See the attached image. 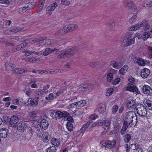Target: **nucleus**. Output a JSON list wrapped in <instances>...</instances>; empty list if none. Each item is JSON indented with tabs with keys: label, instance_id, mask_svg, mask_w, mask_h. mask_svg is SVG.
Wrapping results in <instances>:
<instances>
[{
	"label": "nucleus",
	"instance_id": "29",
	"mask_svg": "<svg viewBox=\"0 0 152 152\" xmlns=\"http://www.w3.org/2000/svg\"><path fill=\"white\" fill-rule=\"evenodd\" d=\"M134 40V38L125 39V45L128 46L133 44L135 42Z\"/></svg>",
	"mask_w": 152,
	"mask_h": 152
},
{
	"label": "nucleus",
	"instance_id": "34",
	"mask_svg": "<svg viewBox=\"0 0 152 152\" xmlns=\"http://www.w3.org/2000/svg\"><path fill=\"white\" fill-rule=\"evenodd\" d=\"M24 48L23 45L22 44H20L17 45L15 47L12 49V52H15L18 51L21 48Z\"/></svg>",
	"mask_w": 152,
	"mask_h": 152
},
{
	"label": "nucleus",
	"instance_id": "38",
	"mask_svg": "<svg viewBox=\"0 0 152 152\" xmlns=\"http://www.w3.org/2000/svg\"><path fill=\"white\" fill-rule=\"evenodd\" d=\"M56 98V96H55L54 94L50 93L48 96L45 97V99L48 100H50Z\"/></svg>",
	"mask_w": 152,
	"mask_h": 152
},
{
	"label": "nucleus",
	"instance_id": "35",
	"mask_svg": "<svg viewBox=\"0 0 152 152\" xmlns=\"http://www.w3.org/2000/svg\"><path fill=\"white\" fill-rule=\"evenodd\" d=\"M36 115V113L35 111L29 112L28 113L27 117L31 119H35Z\"/></svg>",
	"mask_w": 152,
	"mask_h": 152
},
{
	"label": "nucleus",
	"instance_id": "51",
	"mask_svg": "<svg viewBox=\"0 0 152 152\" xmlns=\"http://www.w3.org/2000/svg\"><path fill=\"white\" fill-rule=\"evenodd\" d=\"M21 30V29L20 27H15L12 30H9V31H10L14 33H16Z\"/></svg>",
	"mask_w": 152,
	"mask_h": 152
},
{
	"label": "nucleus",
	"instance_id": "54",
	"mask_svg": "<svg viewBox=\"0 0 152 152\" xmlns=\"http://www.w3.org/2000/svg\"><path fill=\"white\" fill-rule=\"evenodd\" d=\"M137 18V16L136 15H133L132 17L130 18L129 20L128 21L129 22L131 23H132L135 22L136 19Z\"/></svg>",
	"mask_w": 152,
	"mask_h": 152
},
{
	"label": "nucleus",
	"instance_id": "9",
	"mask_svg": "<svg viewBox=\"0 0 152 152\" xmlns=\"http://www.w3.org/2000/svg\"><path fill=\"white\" fill-rule=\"evenodd\" d=\"M124 6L129 9H136L137 7L131 0H126L124 2Z\"/></svg>",
	"mask_w": 152,
	"mask_h": 152
},
{
	"label": "nucleus",
	"instance_id": "26",
	"mask_svg": "<svg viewBox=\"0 0 152 152\" xmlns=\"http://www.w3.org/2000/svg\"><path fill=\"white\" fill-rule=\"evenodd\" d=\"M78 50L77 47H75L72 48L67 50L66 51L68 53V56L72 54L73 53H76Z\"/></svg>",
	"mask_w": 152,
	"mask_h": 152
},
{
	"label": "nucleus",
	"instance_id": "42",
	"mask_svg": "<svg viewBox=\"0 0 152 152\" xmlns=\"http://www.w3.org/2000/svg\"><path fill=\"white\" fill-rule=\"evenodd\" d=\"M65 33V31L63 29L58 30L56 31L55 34L56 36H60L64 34Z\"/></svg>",
	"mask_w": 152,
	"mask_h": 152
},
{
	"label": "nucleus",
	"instance_id": "30",
	"mask_svg": "<svg viewBox=\"0 0 152 152\" xmlns=\"http://www.w3.org/2000/svg\"><path fill=\"white\" fill-rule=\"evenodd\" d=\"M51 143L53 145L58 146L60 144V142L55 138H52L51 140Z\"/></svg>",
	"mask_w": 152,
	"mask_h": 152
},
{
	"label": "nucleus",
	"instance_id": "36",
	"mask_svg": "<svg viewBox=\"0 0 152 152\" xmlns=\"http://www.w3.org/2000/svg\"><path fill=\"white\" fill-rule=\"evenodd\" d=\"M39 60V59L36 58H29L26 59L25 60L26 62H30L32 63H36L38 60Z\"/></svg>",
	"mask_w": 152,
	"mask_h": 152
},
{
	"label": "nucleus",
	"instance_id": "7",
	"mask_svg": "<svg viewBox=\"0 0 152 152\" xmlns=\"http://www.w3.org/2000/svg\"><path fill=\"white\" fill-rule=\"evenodd\" d=\"M126 90L135 94L138 93V89L133 84L129 83L126 87Z\"/></svg>",
	"mask_w": 152,
	"mask_h": 152
},
{
	"label": "nucleus",
	"instance_id": "59",
	"mask_svg": "<svg viewBox=\"0 0 152 152\" xmlns=\"http://www.w3.org/2000/svg\"><path fill=\"white\" fill-rule=\"evenodd\" d=\"M53 70H41V73H54Z\"/></svg>",
	"mask_w": 152,
	"mask_h": 152
},
{
	"label": "nucleus",
	"instance_id": "44",
	"mask_svg": "<svg viewBox=\"0 0 152 152\" xmlns=\"http://www.w3.org/2000/svg\"><path fill=\"white\" fill-rule=\"evenodd\" d=\"M132 145H134L135 147V148L133 149L134 152H143L140 146L138 145L136 146L135 144H133Z\"/></svg>",
	"mask_w": 152,
	"mask_h": 152
},
{
	"label": "nucleus",
	"instance_id": "50",
	"mask_svg": "<svg viewBox=\"0 0 152 152\" xmlns=\"http://www.w3.org/2000/svg\"><path fill=\"white\" fill-rule=\"evenodd\" d=\"M118 109V105H114L112 108V113L115 114Z\"/></svg>",
	"mask_w": 152,
	"mask_h": 152
},
{
	"label": "nucleus",
	"instance_id": "3",
	"mask_svg": "<svg viewBox=\"0 0 152 152\" xmlns=\"http://www.w3.org/2000/svg\"><path fill=\"white\" fill-rule=\"evenodd\" d=\"M136 110L138 114L141 117L145 116L146 115L147 111L145 107L142 104H137Z\"/></svg>",
	"mask_w": 152,
	"mask_h": 152
},
{
	"label": "nucleus",
	"instance_id": "2",
	"mask_svg": "<svg viewBox=\"0 0 152 152\" xmlns=\"http://www.w3.org/2000/svg\"><path fill=\"white\" fill-rule=\"evenodd\" d=\"M141 27L144 28L145 31H147L149 29L150 25L148 22L146 20L143 21L140 24H137L131 26L130 29L132 31H135L138 30Z\"/></svg>",
	"mask_w": 152,
	"mask_h": 152
},
{
	"label": "nucleus",
	"instance_id": "18",
	"mask_svg": "<svg viewBox=\"0 0 152 152\" xmlns=\"http://www.w3.org/2000/svg\"><path fill=\"white\" fill-rule=\"evenodd\" d=\"M40 123V126L44 130L46 129L48 126L49 124L47 121L45 119H43L41 121Z\"/></svg>",
	"mask_w": 152,
	"mask_h": 152
},
{
	"label": "nucleus",
	"instance_id": "32",
	"mask_svg": "<svg viewBox=\"0 0 152 152\" xmlns=\"http://www.w3.org/2000/svg\"><path fill=\"white\" fill-rule=\"evenodd\" d=\"M137 62L139 65L141 66H144L146 64L145 60L140 58L137 59Z\"/></svg>",
	"mask_w": 152,
	"mask_h": 152
},
{
	"label": "nucleus",
	"instance_id": "4",
	"mask_svg": "<svg viewBox=\"0 0 152 152\" xmlns=\"http://www.w3.org/2000/svg\"><path fill=\"white\" fill-rule=\"evenodd\" d=\"M115 140H113L112 141L108 140L106 141H102L100 143V145L102 148L105 147L109 149H111L113 148L116 143Z\"/></svg>",
	"mask_w": 152,
	"mask_h": 152
},
{
	"label": "nucleus",
	"instance_id": "16",
	"mask_svg": "<svg viewBox=\"0 0 152 152\" xmlns=\"http://www.w3.org/2000/svg\"><path fill=\"white\" fill-rule=\"evenodd\" d=\"M150 73L149 69L147 68H144L141 71V76L143 78H146L148 77Z\"/></svg>",
	"mask_w": 152,
	"mask_h": 152
},
{
	"label": "nucleus",
	"instance_id": "24",
	"mask_svg": "<svg viewBox=\"0 0 152 152\" xmlns=\"http://www.w3.org/2000/svg\"><path fill=\"white\" fill-rule=\"evenodd\" d=\"M111 64L114 68L117 69H119L123 65L121 62L118 63L115 61H112Z\"/></svg>",
	"mask_w": 152,
	"mask_h": 152
},
{
	"label": "nucleus",
	"instance_id": "13",
	"mask_svg": "<svg viewBox=\"0 0 152 152\" xmlns=\"http://www.w3.org/2000/svg\"><path fill=\"white\" fill-rule=\"evenodd\" d=\"M62 112L60 111L56 112H53L50 114L51 116L53 119H59L62 118Z\"/></svg>",
	"mask_w": 152,
	"mask_h": 152
},
{
	"label": "nucleus",
	"instance_id": "43",
	"mask_svg": "<svg viewBox=\"0 0 152 152\" xmlns=\"http://www.w3.org/2000/svg\"><path fill=\"white\" fill-rule=\"evenodd\" d=\"M78 107L79 106H84L86 103V101L85 100H80L76 102Z\"/></svg>",
	"mask_w": 152,
	"mask_h": 152
},
{
	"label": "nucleus",
	"instance_id": "62",
	"mask_svg": "<svg viewBox=\"0 0 152 152\" xmlns=\"http://www.w3.org/2000/svg\"><path fill=\"white\" fill-rule=\"evenodd\" d=\"M98 117V116L95 114H93L90 115L89 118L91 119L90 120H95Z\"/></svg>",
	"mask_w": 152,
	"mask_h": 152
},
{
	"label": "nucleus",
	"instance_id": "39",
	"mask_svg": "<svg viewBox=\"0 0 152 152\" xmlns=\"http://www.w3.org/2000/svg\"><path fill=\"white\" fill-rule=\"evenodd\" d=\"M131 38H134V36L133 33V32H127L126 33V35L125 39H129Z\"/></svg>",
	"mask_w": 152,
	"mask_h": 152
},
{
	"label": "nucleus",
	"instance_id": "41",
	"mask_svg": "<svg viewBox=\"0 0 152 152\" xmlns=\"http://www.w3.org/2000/svg\"><path fill=\"white\" fill-rule=\"evenodd\" d=\"M113 73L109 72L107 73V79L108 82H111L113 80Z\"/></svg>",
	"mask_w": 152,
	"mask_h": 152
},
{
	"label": "nucleus",
	"instance_id": "15",
	"mask_svg": "<svg viewBox=\"0 0 152 152\" xmlns=\"http://www.w3.org/2000/svg\"><path fill=\"white\" fill-rule=\"evenodd\" d=\"M30 72L25 68H17L16 66L12 72V73L16 74H20L24 72Z\"/></svg>",
	"mask_w": 152,
	"mask_h": 152
},
{
	"label": "nucleus",
	"instance_id": "45",
	"mask_svg": "<svg viewBox=\"0 0 152 152\" xmlns=\"http://www.w3.org/2000/svg\"><path fill=\"white\" fill-rule=\"evenodd\" d=\"M66 126L67 129L69 131H72L73 129V125L70 122H67Z\"/></svg>",
	"mask_w": 152,
	"mask_h": 152
},
{
	"label": "nucleus",
	"instance_id": "63",
	"mask_svg": "<svg viewBox=\"0 0 152 152\" xmlns=\"http://www.w3.org/2000/svg\"><path fill=\"white\" fill-rule=\"evenodd\" d=\"M66 70L65 69L64 70L62 69H56L53 70L54 73H62L64 72H65Z\"/></svg>",
	"mask_w": 152,
	"mask_h": 152
},
{
	"label": "nucleus",
	"instance_id": "47",
	"mask_svg": "<svg viewBox=\"0 0 152 152\" xmlns=\"http://www.w3.org/2000/svg\"><path fill=\"white\" fill-rule=\"evenodd\" d=\"M34 5L31 3H30L26 4L24 6V7L26 10V11L30 10L33 8Z\"/></svg>",
	"mask_w": 152,
	"mask_h": 152
},
{
	"label": "nucleus",
	"instance_id": "37",
	"mask_svg": "<svg viewBox=\"0 0 152 152\" xmlns=\"http://www.w3.org/2000/svg\"><path fill=\"white\" fill-rule=\"evenodd\" d=\"M67 56H68V53L66 51H65L58 55L57 56V58L58 59H62Z\"/></svg>",
	"mask_w": 152,
	"mask_h": 152
},
{
	"label": "nucleus",
	"instance_id": "52",
	"mask_svg": "<svg viewBox=\"0 0 152 152\" xmlns=\"http://www.w3.org/2000/svg\"><path fill=\"white\" fill-rule=\"evenodd\" d=\"M77 107H78L77 106V103L76 102L72 103L68 105V106H67V108L69 109Z\"/></svg>",
	"mask_w": 152,
	"mask_h": 152
},
{
	"label": "nucleus",
	"instance_id": "5",
	"mask_svg": "<svg viewBox=\"0 0 152 152\" xmlns=\"http://www.w3.org/2000/svg\"><path fill=\"white\" fill-rule=\"evenodd\" d=\"M39 97H36L33 98H30L27 101L28 104L27 106L35 107L38 104V102L39 101Z\"/></svg>",
	"mask_w": 152,
	"mask_h": 152
},
{
	"label": "nucleus",
	"instance_id": "40",
	"mask_svg": "<svg viewBox=\"0 0 152 152\" xmlns=\"http://www.w3.org/2000/svg\"><path fill=\"white\" fill-rule=\"evenodd\" d=\"M130 127L129 126H128L126 124L124 123L123 127L121 131V134L122 135L124 134L127 128Z\"/></svg>",
	"mask_w": 152,
	"mask_h": 152
},
{
	"label": "nucleus",
	"instance_id": "27",
	"mask_svg": "<svg viewBox=\"0 0 152 152\" xmlns=\"http://www.w3.org/2000/svg\"><path fill=\"white\" fill-rule=\"evenodd\" d=\"M92 121L91 120H89L88 121L83 125L80 129V131L82 132H85L86 129L88 127L91 125V123Z\"/></svg>",
	"mask_w": 152,
	"mask_h": 152
},
{
	"label": "nucleus",
	"instance_id": "25",
	"mask_svg": "<svg viewBox=\"0 0 152 152\" xmlns=\"http://www.w3.org/2000/svg\"><path fill=\"white\" fill-rule=\"evenodd\" d=\"M127 106L128 107H130L131 110H134L137 109V104H135L134 101L132 100L128 103Z\"/></svg>",
	"mask_w": 152,
	"mask_h": 152
},
{
	"label": "nucleus",
	"instance_id": "6",
	"mask_svg": "<svg viewBox=\"0 0 152 152\" xmlns=\"http://www.w3.org/2000/svg\"><path fill=\"white\" fill-rule=\"evenodd\" d=\"M19 118L17 115L12 116L10 118V123L11 126L15 127L19 121Z\"/></svg>",
	"mask_w": 152,
	"mask_h": 152
},
{
	"label": "nucleus",
	"instance_id": "46",
	"mask_svg": "<svg viewBox=\"0 0 152 152\" xmlns=\"http://www.w3.org/2000/svg\"><path fill=\"white\" fill-rule=\"evenodd\" d=\"M131 139V135L129 134H127L124 136V140L125 143H127L129 142Z\"/></svg>",
	"mask_w": 152,
	"mask_h": 152
},
{
	"label": "nucleus",
	"instance_id": "19",
	"mask_svg": "<svg viewBox=\"0 0 152 152\" xmlns=\"http://www.w3.org/2000/svg\"><path fill=\"white\" fill-rule=\"evenodd\" d=\"M47 37H40L38 38H34L30 39V42L31 43H36L40 41L46 40Z\"/></svg>",
	"mask_w": 152,
	"mask_h": 152
},
{
	"label": "nucleus",
	"instance_id": "21",
	"mask_svg": "<svg viewBox=\"0 0 152 152\" xmlns=\"http://www.w3.org/2000/svg\"><path fill=\"white\" fill-rule=\"evenodd\" d=\"M8 130L5 128H2L0 130V137L5 138L7 136Z\"/></svg>",
	"mask_w": 152,
	"mask_h": 152
},
{
	"label": "nucleus",
	"instance_id": "48",
	"mask_svg": "<svg viewBox=\"0 0 152 152\" xmlns=\"http://www.w3.org/2000/svg\"><path fill=\"white\" fill-rule=\"evenodd\" d=\"M56 149L54 146H52L49 147L47 149V152H56Z\"/></svg>",
	"mask_w": 152,
	"mask_h": 152
},
{
	"label": "nucleus",
	"instance_id": "20",
	"mask_svg": "<svg viewBox=\"0 0 152 152\" xmlns=\"http://www.w3.org/2000/svg\"><path fill=\"white\" fill-rule=\"evenodd\" d=\"M58 50V49L56 48H47L45 49L43 53H42V54L44 56H47L53 52Z\"/></svg>",
	"mask_w": 152,
	"mask_h": 152
},
{
	"label": "nucleus",
	"instance_id": "31",
	"mask_svg": "<svg viewBox=\"0 0 152 152\" xmlns=\"http://www.w3.org/2000/svg\"><path fill=\"white\" fill-rule=\"evenodd\" d=\"M147 31L144 32L142 34V39L144 41L146 40L149 37L151 34L149 32H147Z\"/></svg>",
	"mask_w": 152,
	"mask_h": 152
},
{
	"label": "nucleus",
	"instance_id": "58",
	"mask_svg": "<svg viewBox=\"0 0 152 152\" xmlns=\"http://www.w3.org/2000/svg\"><path fill=\"white\" fill-rule=\"evenodd\" d=\"M70 2L68 0H61V3L62 4L68 5L70 4Z\"/></svg>",
	"mask_w": 152,
	"mask_h": 152
},
{
	"label": "nucleus",
	"instance_id": "55",
	"mask_svg": "<svg viewBox=\"0 0 152 152\" xmlns=\"http://www.w3.org/2000/svg\"><path fill=\"white\" fill-rule=\"evenodd\" d=\"M70 25L71 29V31L77 29L78 28V25L76 24H70Z\"/></svg>",
	"mask_w": 152,
	"mask_h": 152
},
{
	"label": "nucleus",
	"instance_id": "28",
	"mask_svg": "<svg viewBox=\"0 0 152 152\" xmlns=\"http://www.w3.org/2000/svg\"><path fill=\"white\" fill-rule=\"evenodd\" d=\"M128 69V66H127L124 65L119 70V72L120 74L124 75Z\"/></svg>",
	"mask_w": 152,
	"mask_h": 152
},
{
	"label": "nucleus",
	"instance_id": "61",
	"mask_svg": "<svg viewBox=\"0 0 152 152\" xmlns=\"http://www.w3.org/2000/svg\"><path fill=\"white\" fill-rule=\"evenodd\" d=\"M121 79L119 78H116L113 82V83L114 85H116L118 84L120 82Z\"/></svg>",
	"mask_w": 152,
	"mask_h": 152
},
{
	"label": "nucleus",
	"instance_id": "49",
	"mask_svg": "<svg viewBox=\"0 0 152 152\" xmlns=\"http://www.w3.org/2000/svg\"><path fill=\"white\" fill-rule=\"evenodd\" d=\"M114 91V89L113 88H110L107 90L106 93L107 96H110L113 94Z\"/></svg>",
	"mask_w": 152,
	"mask_h": 152
},
{
	"label": "nucleus",
	"instance_id": "11",
	"mask_svg": "<svg viewBox=\"0 0 152 152\" xmlns=\"http://www.w3.org/2000/svg\"><path fill=\"white\" fill-rule=\"evenodd\" d=\"M143 103L149 110H152V97L146 98L143 101Z\"/></svg>",
	"mask_w": 152,
	"mask_h": 152
},
{
	"label": "nucleus",
	"instance_id": "8",
	"mask_svg": "<svg viewBox=\"0 0 152 152\" xmlns=\"http://www.w3.org/2000/svg\"><path fill=\"white\" fill-rule=\"evenodd\" d=\"M50 86L49 85H47L43 87V89L37 90L35 92V93L39 95H43L46 94L48 91V89L49 88Z\"/></svg>",
	"mask_w": 152,
	"mask_h": 152
},
{
	"label": "nucleus",
	"instance_id": "57",
	"mask_svg": "<svg viewBox=\"0 0 152 152\" xmlns=\"http://www.w3.org/2000/svg\"><path fill=\"white\" fill-rule=\"evenodd\" d=\"M110 124V122L108 120H105L104 121V125L106 127H107V129H108V127L109 126Z\"/></svg>",
	"mask_w": 152,
	"mask_h": 152
},
{
	"label": "nucleus",
	"instance_id": "56",
	"mask_svg": "<svg viewBox=\"0 0 152 152\" xmlns=\"http://www.w3.org/2000/svg\"><path fill=\"white\" fill-rule=\"evenodd\" d=\"M26 9L24 7H22L18 10V12L20 14H22L26 12Z\"/></svg>",
	"mask_w": 152,
	"mask_h": 152
},
{
	"label": "nucleus",
	"instance_id": "17",
	"mask_svg": "<svg viewBox=\"0 0 152 152\" xmlns=\"http://www.w3.org/2000/svg\"><path fill=\"white\" fill-rule=\"evenodd\" d=\"M41 137L42 140L43 142L45 143L48 142L50 138V135L47 132L44 133L43 134H42V136Z\"/></svg>",
	"mask_w": 152,
	"mask_h": 152
},
{
	"label": "nucleus",
	"instance_id": "64",
	"mask_svg": "<svg viewBox=\"0 0 152 152\" xmlns=\"http://www.w3.org/2000/svg\"><path fill=\"white\" fill-rule=\"evenodd\" d=\"M134 37V38L135 37H137L139 39H142V35H141L140 33H136Z\"/></svg>",
	"mask_w": 152,
	"mask_h": 152
},
{
	"label": "nucleus",
	"instance_id": "53",
	"mask_svg": "<svg viewBox=\"0 0 152 152\" xmlns=\"http://www.w3.org/2000/svg\"><path fill=\"white\" fill-rule=\"evenodd\" d=\"M63 29L65 31V32H67L69 31H71L70 25H68L65 26L64 27Z\"/></svg>",
	"mask_w": 152,
	"mask_h": 152
},
{
	"label": "nucleus",
	"instance_id": "14",
	"mask_svg": "<svg viewBox=\"0 0 152 152\" xmlns=\"http://www.w3.org/2000/svg\"><path fill=\"white\" fill-rule=\"evenodd\" d=\"M26 124L23 121H20L18 124L17 129L20 132H23L26 127Z\"/></svg>",
	"mask_w": 152,
	"mask_h": 152
},
{
	"label": "nucleus",
	"instance_id": "23",
	"mask_svg": "<svg viewBox=\"0 0 152 152\" xmlns=\"http://www.w3.org/2000/svg\"><path fill=\"white\" fill-rule=\"evenodd\" d=\"M5 65L6 68L7 69L10 70V71L12 72L14 68H15V66L10 62H7L6 63Z\"/></svg>",
	"mask_w": 152,
	"mask_h": 152
},
{
	"label": "nucleus",
	"instance_id": "10",
	"mask_svg": "<svg viewBox=\"0 0 152 152\" xmlns=\"http://www.w3.org/2000/svg\"><path fill=\"white\" fill-rule=\"evenodd\" d=\"M93 87L92 85H82L80 86L77 90L79 91H88L92 89Z\"/></svg>",
	"mask_w": 152,
	"mask_h": 152
},
{
	"label": "nucleus",
	"instance_id": "60",
	"mask_svg": "<svg viewBox=\"0 0 152 152\" xmlns=\"http://www.w3.org/2000/svg\"><path fill=\"white\" fill-rule=\"evenodd\" d=\"M23 52L25 53L24 55L26 56H30L32 53V51L27 50H25Z\"/></svg>",
	"mask_w": 152,
	"mask_h": 152
},
{
	"label": "nucleus",
	"instance_id": "22",
	"mask_svg": "<svg viewBox=\"0 0 152 152\" xmlns=\"http://www.w3.org/2000/svg\"><path fill=\"white\" fill-rule=\"evenodd\" d=\"M57 6V4L55 2L53 4V5L48 7L47 8V13L49 14H51Z\"/></svg>",
	"mask_w": 152,
	"mask_h": 152
},
{
	"label": "nucleus",
	"instance_id": "33",
	"mask_svg": "<svg viewBox=\"0 0 152 152\" xmlns=\"http://www.w3.org/2000/svg\"><path fill=\"white\" fill-rule=\"evenodd\" d=\"M12 102L14 104L17 105H21L23 103L22 100L19 98L13 99Z\"/></svg>",
	"mask_w": 152,
	"mask_h": 152
},
{
	"label": "nucleus",
	"instance_id": "12",
	"mask_svg": "<svg viewBox=\"0 0 152 152\" xmlns=\"http://www.w3.org/2000/svg\"><path fill=\"white\" fill-rule=\"evenodd\" d=\"M142 92L145 94L149 95L152 94V89L148 85H144L142 88Z\"/></svg>",
	"mask_w": 152,
	"mask_h": 152
},
{
	"label": "nucleus",
	"instance_id": "1",
	"mask_svg": "<svg viewBox=\"0 0 152 152\" xmlns=\"http://www.w3.org/2000/svg\"><path fill=\"white\" fill-rule=\"evenodd\" d=\"M137 121V116L135 112L130 111L127 113L124 123L131 127L134 125Z\"/></svg>",
	"mask_w": 152,
	"mask_h": 152
}]
</instances>
